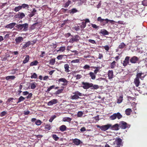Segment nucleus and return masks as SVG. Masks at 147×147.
Returning <instances> with one entry per match:
<instances>
[{
  "instance_id": "nucleus-49",
  "label": "nucleus",
  "mask_w": 147,
  "mask_h": 147,
  "mask_svg": "<svg viewBox=\"0 0 147 147\" xmlns=\"http://www.w3.org/2000/svg\"><path fill=\"white\" fill-rule=\"evenodd\" d=\"M42 123V122L40 120H38L35 122V124L37 125H40Z\"/></svg>"
},
{
  "instance_id": "nucleus-21",
  "label": "nucleus",
  "mask_w": 147,
  "mask_h": 147,
  "mask_svg": "<svg viewBox=\"0 0 147 147\" xmlns=\"http://www.w3.org/2000/svg\"><path fill=\"white\" fill-rule=\"evenodd\" d=\"M109 79H111L113 78V72L112 70H109L108 73Z\"/></svg>"
},
{
  "instance_id": "nucleus-46",
  "label": "nucleus",
  "mask_w": 147,
  "mask_h": 147,
  "mask_svg": "<svg viewBox=\"0 0 147 147\" xmlns=\"http://www.w3.org/2000/svg\"><path fill=\"white\" fill-rule=\"evenodd\" d=\"M115 63H116L115 61H114L111 63V65H110V67L111 68L113 69L114 68V67H115Z\"/></svg>"
},
{
  "instance_id": "nucleus-19",
  "label": "nucleus",
  "mask_w": 147,
  "mask_h": 147,
  "mask_svg": "<svg viewBox=\"0 0 147 147\" xmlns=\"http://www.w3.org/2000/svg\"><path fill=\"white\" fill-rule=\"evenodd\" d=\"M100 33L104 35H108L109 34V32L105 29L101 30Z\"/></svg>"
},
{
  "instance_id": "nucleus-38",
  "label": "nucleus",
  "mask_w": 147,
  "mask_h": 147,
  "mask_svg": "<svg viewBox=\"0 0 147 147\" xmlns=\"http://www.w3.org/2000/svg\"><path fill=\"white\" fill-rule=\"evenodd\" d=\"M71 3V1L68 0L67 2L65 4H64V7L65 8L67 7L70 3Z\"/></svg>"
},
{
  "instance_id": "nucleus-64",
  "label": "nucleus",
  "mask_w": 147,
  "mask_h": 147,
  "mask_svg": "<svg viewBox=\"0 0 147 147\" xmlns=\"http://www.w3.org/2000/svg\"><path fill=\"white\" fill-rule=\"evenodd\" d=\"M28 94V96H27L26 98H30L32 97V93H29V94Z\"/></svg>"
},
{
  "instance_id": "nucleus-55",
  "label": "nucleus",
  "mask_w": 147,
  "mask_h": 147,
  "mask_svg": "<svg viewBox=\"0 0 147 147\" xmlns=\"http://www.w3.org/2000/svg\"><path fill=\"white\" fill-rule=\"evenodd\" d=\"M142 4L144 6L147 5V0H144L142 2Z\"/></svg>"
},
{
  "instance_id": "nucleus-25",
  "label": "nucleus",
  "mask_w": 147,
  "mask_h": 147,
  "mask_svg": "<svg viewBox=\"0 0 147 147\" xmlns=\"http://www.w3.org/2000/svg\"><path fill=\"white\" fill-rule=\"evenodd\" d=\"M29 56L28 55H26L25 58L24 60L23 61V64H25L27 62L29 61Z\"/></svg>"
},
{
  "instance_id": "nucleus-52",
  "label": "nucleus",
  "mask_w": 147,
  "mask_h": 147,
  "mask_svg": "<svg viewBox=\"0 0 147 147\" xmlns=\"http://www.w3.org/2000/svg\"><path fill=\"white\" fill-rule=\"evenodd\" d=\"M51 128V127L49 125H46L45 127V129L48 130H49Z\"/></svg>"
},
{
  "instance_id": "nucleus-63",
  "label": "nucleus",
  "mask_w": 147,
  "mask_h": 147,
  "mask_svg": "<svg viewBox=\"0 0 147 147\" xmlns=\"http://www.w3.org/2000/svg\"><path fill=\"white\" fill-rule=\"evenodd\" d=\"M82 77V76L81 75L78 74L76 76L77 79H79Z\"/></svg>"
},
{
  "instance_id": "nucleus-2",
  "label": "nucleus",
  "mask_w": 147,
  "mask_h": 147,
  "mask_svg": "<svg viewBox=\"0 0 147 147\" xmlns=\"http://www.w3.org/2000/svg\"><path fill=\"white\" fill-rule=\"evenodd\" d=\"M122 117V115L119 112L114 113L112 115L109 116V118L111 120H114L117 118L119 119Z\"/></svg>"
},
{
  "instance_id": "nucleus-11",
  "label": "nucleus",
  "mask_w": 147,
  "mask_h": 147,
  "mask_svg": "<svg viewBox=\"0 0 147 147\" xmlns=\"http://www.w3.org/2000/svg\"><path fill=\"white\" fill-rule=\"evenodd\" d=\"M58 81L59 82H63L64 83L62 84V85L64 86H67L68 82V81L65 78H62L59 79Z\"/></svg>"
},
{
  "instance_id": "nucleus-56",
  "label": "nucleus",
  "mask_w": 147,
  "mask_h": 147,
  "mask_svg": "<svg viewBox=\"0 0 147 147\" xmlns=\"http://www.w3.org/2000/svg\"><path fill=\"white\" fill-rule=\"evenodd\" d=\"M92 27L94 28L97 29L99 27L98 26H97L96 25L94 24H91Z\"/></svg>"
},
{
  "instance_id": "nucleus-54",
  "label": "nucleus",
  "mask_w": 147,
  "mask_h": 147,
  "mask_svg": "<svg viewBox=\"0 0 147 147\" xmlns=\"http://www.w3.org/2000/svg\"><path fill=\"white\" fill-rule=\"evenodd\" d=\"M83 114V113L82 111H79L77 113V116L78 117H81Z\"/></svg>"
},
{
  "instance_id": "nucleus-18",
  "label": "nucleus",
  "mask_w": 147,
  "mask_h": 147,
  "mask_svg": "<svg viewBox=\"0 0 147 147\" xmlns=\"http://www.w3.org/2000/svg\"><path fill=\"white\" fill-rule=\"evenodd\" d=\"M91 84L90 88L92 90H97L99 88V86L97 85L93 84L92 83H91Z\"/></svg>"
},
{
  "instance_id": "nucleus-26",
  "label": "nucleus",
  "mask_w": 147,
  "mask_h": 147,
  "mask_svg": "<svg viewBox=\"0 0 147 147\" xmlns=\"http://www.w3.org/2000/svg\"><path fill=\"white\" fill-rule=\"evenodd\" d=\"M89 75L92 80H94L96 78V74L92 72H90L89 73Z\"/></svg>"
},
{
  "instance_id": "nucleus-58",
  "label": "nucleus",
  "mask_w": 147,
  "mask_h": 147,
  "mask_svg": "<svg viewBox=\"0 0 147 147\" xmlns=\"http://www.w3.org/2000/svg\"><path fill=\"white\" fill-rule=\"evenodd\" d=\"M104 49L107 51H109V48L108 45H106L104 47Z\"/></svg>"
},
{
  "instance_id": "nucleus-23",
  "label": "nucleus",
  "mask_w": 147,
  "mask_h": 147,
  "mask_svg": "<svg viewBox=\"0 0 147 147\" xmlns=\"http://www.w3.org/2000/svg\"><path fill=\"white\" fill-rule=\"evenodd\" d=\"M136 86V87H138L140 83V82L139 80V78L137 77H136L134 80V82Z\"/></svg>"
},
{
  "instance_id": "nucleus-7",
  "label": "nucleus",
  "mask_w": 147,
  "mask_h": 147,
  "mask_svg": "<svg viewBox=\"0 0 147 147\" xmlns=\"http://www.w3.org/2000/svg\"><path fill=\"white\" fill-rule=\"evenodd\" d=\"M97 20L98 21L102 24H107L109 22V20L108 19H102L100 17H98Z\"/></svg>"
},
{
  "instance_id": "nucleus-35",
  "label": "nucleus",
  "mask_w": 147,
  "mask_h": 147,
  "mask_svg": "<svg viewBox=\"0 0 147 147\" xmlns=\"http://www.w3.org/2000/svg\"><path fill=\"white\" fill-rule=\"evenodd\" d=\"M22 9V7L21 6H18L15 7L13 9V10L16 12Z\"/></svg>"
},
{
  "instance_id": "nucleus-3",
  "label": "nucleus",
  "mask_w": 147,
  "mask_h": 147,
  "mask_svg": "<svg viewBox=\"0 0 147 147\" xmlns=\"http://www.w3.org/2000/svg\"><path fill=\"white\" fill-rule=\"evenodd\" d=\"M72 93L74 94L73 96H71L70 97V99L74 100L80 98L79 96H82V94L78 91H76Z\"/></svg>"
},
{
  "instance_id": "nucleus-62",
  "label": "nucleus",
  "mask_w": 147,
  "mask_h": 147,
  "mask_svg": "<svg viewBox=\"0 0 147 147\" xmlns=\"http://www.w3.org/2000/svg\"><path fill=\"white\" fill-rule=\"evenodd\" d=\"M6 114H7V113L6 112H5V111H3L1 113V116H4Z\"/></svg>"
},
{
  "instance_id": "nucleus-48",
  "label": "nucleus",
  "mask_w": 147,
  "mask_h": 147,
  "mask_svg": "<svg viewBox=\"0 0 147 147\" xmlns=\"http://www.w3.org/2000/svg\"><path fill=\"white\" fill-rule=\"evenodd\" d=\"M122 100L123 97L121 96H120L117 99V103H120L122 102Z\"/></svg>"
},
{
  "instance_id": "nucleus-27",
  "label": "nucleus",
  "mask_w": 147,
  "mask_h": 147,
  "mask_svg": "<svg viewBox=\"0 0 147 147\" xmlns=\"http://www.w3.org/2000/svg\"><path fill=\"white\" fill-rule=\"evenodd\" d=\"M66 128L67 127L65 125H63L60 127L59 129L61 131L63 132L66 130Z\"/></svg>"
},
{
  "instance_id": "nucleus-6",
  "label": "nucleus",
  "mask_w": 147,
  "mask_h": 147,
  "mask_svg": "<svg viewBox=\"0 0 147 147\" xmlns=\"http://www.w3.org/2000/svg\"><path fill=\"white\" fill-rule=\"evenodd\" d=\"M82 87L84 89H87L90 88V85H91V83H89L87 82H82Z\"/></svg>"
},
{
  "instance_id": "nucleus-29",
  "label": "nucleus",
  "mask_w": 147,
  "mask_h": 147,
  "mask_svg": "<svg viewBox=\"0 0 147 147\" xmlns=\"http://www.w3.org/2000/svg\"><path fill=\"white\" fill-rule=\"evenodd\" d=\"M132 111L131 109H127L125 111V113L127 115H130L131 112Z\"/></svg>"
},
{
  "instance_id": "nucleus-34",
  "label": "nucleus",
  "mask_w": 147,
  "mask_h": 147,
  "mask_svg": "<svg viewBox=\"0 0 147 147\" xmlns=\"http://www.w3.org/2000/svg\"><path fill=\"white\" fill-rule=\"evenodd\" d=\"M65 49V47L63 46L60 47L59 49L57 50V52H59V51L61 52H63Z\"/></svg>"
},
{
  "instance_id": "nucleus-33",
  "label": "nucleus",
  "mask_w": 147,
  "mask_h": 147,
  "mask_svg": "<svg viewBox=\"0 0 147 147\" xmlns=\"http://www.w3.org/2000/svg\"><path fill=\"white\" fill-rule=\"evenodd\" d=\"M16 77L14 76H8L6 77L5 79L7 80H8L10 79L13 80Z\"/></svg>"
},
{
  "instance_id": "nucleus-20",
  "label": "nucleus",
  "mask_w": 147,
  "mask_h": 147,
  "mask_svg": "<svg viewBox=\"0 0 147 147\" xmlns=\"http://www.w3.org/2000/svg\"><path fill=\"white\" fill-rule=\"evenodd\" d=\"M111 129L114 130H117L119 129V124H115L113 126H111Z\"/></svg>"
},
{
  "instance_id": "nucleus-1",
  "label": "nucleus",
  "mask_w": 147,
  "mask_h": 147,
  "mask_svg": "<svg viewBox=\"0 0 147 147\" xmlns=\"http://www.w3.org/2000/svg\"><path fill=\"white\" fill-rule=\"evenodd\" d=\"M28 27V24L27 23L23 24H19L16 26V27L18 29L24 31H26L27 30Z\"/></svg>"
},
{
  "instance_id": "nucleus-15",
  "label": "nucleus",
  "mask_w": 147,
  "mask_h": 147,
  "mask_svg": "<svg viewBox=\"0 0 147 147\" xmlns=\"http://www.w3.org/2000/svg\"><path fill=\"white\" fill-rule=\"evenodd\" d=\"M115 142L116 144L118 146H122V140L119 138H116L115 140Z\"/></svg>"
},
{
  "instance_id": "nucleus-45",
  "label": "nucleus",
  "mask_w": 147,
  "mask_h": 147,
  "mask_svg": "<svg viewBox=\"0 0 147 147\" xmlns=\"http://www.w3.org/2000/svg\"><path fill=\"white\" fill-rule=\"evenodd\" d=\"M37 77V75L35 73H34L30 76L31 78H36Z\"/></svg>"
},
{
  "instance_id": "nucleus-37",
  "label": "nucleus",
  "mask_w": 147,
  "mask_h": 147,
  "mask_svg": "<svg viewBox=\"0 0 147 147\" xmlns=\"http://www.w3.org/2000/svg\"><path fill=\"white\" fill-rule=\"evenodd\" d=\"M125 46V45L124 42L121 43L119 45L118 47V48L120 49H122Z\"/></svg>"
},
{
  "instance_id": "nucleus-61",
  "label": "nucleus",
  "mask_w": 147,
  "mask_h": 147,
  "mask_svg": "<svg viewBox=\"0 0 147 147\" xmlns=\"http://www.w3.org/2000/svg\"><path fill=\"white\" fill-rule=\"evenodd\" d=\"M63 91V89H62L59 90L57 91L56 92V94H59L61 93Z\"/></svg>"
},
{
  "instance_id": "nucleus-41",
  "label": "nucleus",
  "mask_w": 147,
  "mask_h": 147,
  "mask_svg": "<svg viewBox=\"0 0 147 147\" xmlns=\"http://www.w3.org/2000/svg\"><path fill=\"white\" fill-rule=\"evenodd\" d=\"M86 24L85 23L83 22L81 23L80 27L82 29H83L86 27Z\"/></svg>"
},
{
  "instance_id": "nucleus-24",
  "label": "nucleus",
  "mask_w": 147,
  "mask_h": 147,
  "mask_svg": "<svg viewBox=\"0 0 147 147\" xmlns=\"http://www.w3.org/2000/svg\"><path fill=\"white\" fill-rule=\"evenodd\" d=\"M72 119L69 117H65L63 118V121L64 122L67 121L70 123Z\"/></svg>"
},
{
  "instance_id": "nucleus-36",
  "label": "nucleus",
  "mask_w": 147,
  "mask_h": 147,
  "mask_svg": "<svg viewBox=\"0 0 147 147\" xmlns=\"http://www.w3.org/2000/svg\"><path fill=\"white\" fill-rule=\"evenodd\" d=\"M30 42L29 41L26 43L23 46V48H26L28 47H29L30 45Z\"/></svg>"
},
{
  "instance_id": "nucleus-10",
  "label": "nucleus",
  "mask_w": 147,
  "mask_h": 147,
  "mask_svg": "<svg viewBox=\"0 0 147 147\" xmlns=\"http://www.w3.org/2000/svg\"><path fill=\"white\" fill-rule=\"evenodd\" d=\"M15 16L16 18H18L20 19H22L25 16V15L23 12H19L17 14L15 15Z\"/></svg>"
},
{
  "instance_id": "nucleus-14",
  "label": "nucleus",
  "mask_w": 147,
  "mask_h": 147,
  "mask_svg": "<svg viewBox=\"0 0 147 147\" xmlns=\"http://www.w3.org/2000/svg\"><path fill=\"white\" fill-rule=\"evenodd\" d=\"M57 100L53 99L48 102L47 103V105L48 106H51L57 103Z\"/></svg>"
},
{
  "instance_id": "nucleus-50",
  "label": "nucleus",
  "mask_w": 147,
  "mask_h": 147,
  "mask_svg": "<svg viewBox=\"0 0 147 147\" xmlns=\"http://www.w3.org/2000/svg\"><path fill=\"white\" fill-rule=\"evenodd\" d=\"M94 68H95L96 69L94 70V74H96L98 71L99 70L100 68L99 67H95Z\"/></svg>"
},
{
  "instance_id": "nucleus-30",
  "label": "nucleus",
  "mask_w": 147,
  "mask_h": 147,
  "mask_svg": "<svg viewBox=\"0 0 147 147\" xmlns=\"http://www.w3.org/2000/svg\"><path fill=\"white\" fill-rule=\"evenodd\" d=\"M38 63V62L37 60H35L31 62L30 64V66H32L34 65H37Z\"/></svg>"
},
{
  "instance_id": "nucleus-12",
  "label": "nucleus",
  "mask_w": 147,
  "mask_h": 147,
  "mask_svg": "<svg viewBox=\"0 0 147 147\" xmlns=\"http://www.w3.org/2000/svg\"><path fill=\"white\" fill-rule=\"evenodd\" d=\"M138 60V59L137 57L134 56L131 58L129 60V61L130 62L132 63H137Z\"/></svg>"
},
{
  "instance_id": "nucleus-8",
  "label": "nucleus",
  "mask_w": 147,
  "mask_h": 147,
  "mask_svg": "<svg viewBox=\"0 0 147 147\" xmlns=\"http://www.w3.org/2000/svg\"><path fill=\"white\" fill-rule=\"evenodd\" d=\"M111 127V125L108 124L107 125L101 126V130L103 131H105L108 129L110 127Z\"/></svg>"
},
{
  "instance_id": "nucleus-59",
  "label": "nucleus",
  "mask_w": 147,
  "mask_h": 147,
  "mask_svg": "<svg viewBox=\"0 0 147 147\" xmlns=\"http://www.w3.org/2000/svg\"><path fill=\"white\" fill-rule=\"evenodd\" d=\"M17 70L18 69H12L11 71V74H14L16 73Z\"/></svg>"
},
{
  "instance_id": "nucleus-16",
  "label": "nucleus",
  "mask_w": 147,
  "mask_h": 147,
  "mask_svg": "<svg viewBox=\"0 0 147 147\" xmlns=\"http://www.w3.org/2000/svg\"><path fill=\"white\" fill-rule=\"evenodd\" d=\"M16 24L15 23H12L7 25L5 26V27L7 28L11 29L13 28Z\"/></svg>"
},
{
  "instance_id": "nucleus-13",
  "label": "nucleus",
  "mask_w": 147,
  "mask_h": 147,
  "mask_svg": "<svg viewBox=\"0 0 147 147\" xmlns=\"http://www.w3.org/2000/svg\"><path fill=\"white\" fill-rule=\"evenodd\" d=\"M73 142L75 145L77 146L79 145L80 144L82 143V142L80 140L77 138L73 139Z\"/></svg>"
},
{
  "instance_id": "nucleus-28",
  "label": "nucleus",
  "mask_w": 147,
  "mask_h": 147,
  "mask_svg": "<svg viewBox=\"0 0 147 147\" xmlns=\"http://www.w3.org/2000/svg\"><path fill=\"white\" fill-rule=\"evenodd\" d=\"M64 68L65 69V71L67 72H69L70 71L69 69V65L67 64H66L64 65Z\"/></svg>"
},
{
  "instance_id": "nucleus-47",
  "label": "nucleus",
  "mask_w": 147,
  "mask_h": 147,
  "mask_svg": "<svg viewBox=\"0 0 147 147\" xmlns=\"http://www.w3.org/2000/svg\"><path fill=\"white\" fill-rule=\"evenodd\" d=\"M56 115H53V116H51L49 120V121L50 122H51L53 120L56 118Z\"/></svg>"
},
{
  "instance_id": "nucleus-57",
  "label": "nucleus",
  "mask_w": 147,
  "mask_h": 147,
  "mask_svg": "<svg viewBox=\"0 0 147 147\" xmlns=\"http://www.w3.org/2000/svg\"><path fill=\"white\" fill-rule=\"evenodd\" d=\"M88 40V41L89 42H90L91 43H92V44H96V43L95 41L94 40L90 39Z\"/></svg>"
},
{
  "instance_id": "nucleus-9",
  "label": "nucleus",
  "mask_w": 147,
  "mask_h": 147,
  "mask_svg": "<svg viewBox=\"0 0 147 147\" xmlns=\"http://www.w3.org/2000/svg\"><path fill=\"white\" fill-rule=\"evenodd\" d=\"M130 58V57L129 56H127L125 57V60L123 61V66L125 67L128 64H129Z\"/></svg>"
},
{
  "instance_id": "nucleus-22",
  "label": "nucleus",
  "mask_w": 147,
  "mask_h": 147,
  "mask_svg": "<svg viewBox=\"0 0 147 147\" xmlns=\"http://www.w3.org/2000/svg\"><path fill=\"white\" fill-rule=\"evenodd\" d=\"M36 10L34 8L33 11L31 12V13L28 14V16L30 18H31L34 15L36 14Z\"/></svg>"
},
{
  "instance_id": "nucleus-4",
  "label": "nucleus",
  "mask_w": 147,
  "mask_h": 147,
  "mask_svg": "<svg viewBox=\"0 0 147 147\" xmlns=\"http://www.w3.org/2000/svg\"><path fill=\"white\" fill-rule=\"evenodd\" d=\"M119 127L122 129H125L126 128H129L130 125L128 124L125 121H122L119 123Z\"/></svg>"
},
{
  "instance_id": "nucleus-31",
  "label": "nucleus",
  "mask_w": 147,
  "mask_h": 147,
  "mask_svg": "<svg viewBox=\"0 0 147 147\" xmlns=\"http://www.w3.org/2000/svg\"><path fill=\"white\" fill-rule=\"evenodd\" d=\"M25 98L22 96H20L18 98V100L17 102V103L18 104L21 102V101H24Z\"/></svg>"
},
{
  "instance_id": "nucleus-44",
  "label": "nucleus",
  "mask_w": 147,
  "mask_h": 147,
  "mask_svg": "<svg viewBox=\"0 0 147 147\" xmlns=\"http://www.w3.org/2000/svg\"><path fill=\"white\" fill-rule=\"evenodd\" d=\"M55 87V85H52V86H50L49 88L47 89V90H46V92H49L53 88Z\"/></svg>"
},
{
  "instance_id": "nucleus-51",
  "label": "nucleus",
  "mask_w": 147,
  "mask_h": 147,
  "mask_svg": "<svg viewBox=\"0 0 147 147\" xmlns=\"http://www.w3.org/2000/svg\"><path fill=\"white\" fill-rule=\"evenodd\" d=\"M64 56H66V55H60L57 56V58L58 60H61L62 59L63 57Z\"/></svg>"
},
{
  "instance_id": "nucleus-43",
  "label": "nucleus",
  "mask_w": 147,
  "mask_h": 147,
  "mask_svg": "<svg viewBox=\"0 0 147 147\" xmlns=\"http://www.w3.org/2000/svg\"><path fill=\"white\" fill-rule=\"evenodd\" d=\"M55 62V59H51L49 61L50 64L51 65H53L54 64Z\"/></svg>"
},
{
  "instance_id": "nucleus-5",
  "label": "nucleus",
  "mask_w": 147,
  "mask_h": 147,
  "mask_svg": "<svg viewBox=\"0 0 147 147\" xmlns=\"http://www.w3.org/2000/svg\"><path fill=\"white\" fill-rule=\"evenodd\" d=\"M72 38L70 39L69 40V42L71 43H73L75 42H77L80 39V37L78 35H76L75 36H71Z\"/></svg>"
},
{
  "instance_id": "nucleus-17",
  "label": "nucleus",
  "mask_w": 147,
  "mask_h": 147,
  "mask_svg": "<svg viewBox=\"0 0 147 147\" xmlns=\"http://www.w3.org/2000/svg\"><path fill=\"white\" fill-rule=\"evenodd\" d=\"M24 38L22 37H19L16 38L15 39V41L17 44L20 43L23 41Z\"/></svg>"
},
{
  "instance_id": "nucleus-32",
  "label": "nucleus",
  "mask_w": 147,
  "mask_h": 147,
  "mask_svg": "<svg viewBox=\"0 0 147 147\" xmlns=\"http://www.w3.org/2000/svg\"><path fill=\"white\" fill-rule=\"evenodd\" d=\"M78 11V10L76 8H73L71 10H69V13L70 14H74V13L77 12Z\"/></svg>"
},
{
  "instance_id": "nucleus-40",
  "label": "nucleus",
  "mask_w": 147,
  "mask_h": 147,
  "mask_svg": "<svg viewBox=\"0 0 147 147\" xmlns=\"http://www.w3.org/2000/svg\"><path fill=\"white\" fill-rule=\"evenodd\" d=\"M52 137L53 139L56 141L57 140L59 139V137H57L56 134H53Z\"/></svg>"
},
{
  "instance_id": "nucleus-39",
  "label": "nucleus",
  "mask_w": 147,
  "mask_h": 147,
  "mask_svg": "<svg viewBox=\"0 0 147 147\" xmlns=\"http://www.w3.org/2000/svg\"><path fill=\"white\" fill-rule=\"evenodd\" d=\"M37 84L35 83H32L30 84V88L32 89H34L36 87Z\"/></svg>"
},
{
  "instance_id": "nucleus-60",
  "label": "nucleus",
  "mask_w": 147,
  "mask_h": 147,
  "mask_svg": "<svg viewBox=\"0 0 147 147\" xmlns=\"http://www.w3.org/2000/svg\"><path fill=\"white\" fill-rule=\"evenodd\" d=\"M90 67L89 65H85L83 67V68L84 69H88L90 68Z\"/></svg>"
},
{
  "instance_id": "nucleus-53",
  "label": "nucleus",
  "mask_w": 147,
  "mask_h": 147,
  "mask_svg": "<svg viewBox=\"0 0 147 147\" xmlns=\"http://www.w3.org/2000/svg\"><path fill=\"white\" fill-rule=\"evenodd\" d=\"M80 62L79 59H76L72 61L71 62V63H78Z\"/></svg>"
},
{
  "instance_id": "nucleus-42",
  "label": "nucleus",
  "mask_w": 147,
  "mask_h": 147,
  "mask_svg": "<svg viewBox=\"0 0 147 147\" xmlns=\"http://www.w3.org/2000/svg\"><path fill=\"white\" fill-rule=\"evenodd\" d=\"M22 7V9L23 8H29V6L28 5L26 4H23L21 6Z\"/></svg>"
}]
</instances>
